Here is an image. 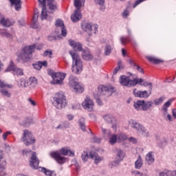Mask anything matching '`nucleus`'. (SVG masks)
I'll use <instances>...</instances> for the list:
<instances>
[{"mask_svg":"<svg viewBox=\"0 0 176 176\" xmlns=\"http://www.w3.org/2000/svg\"><path fill=\"white\" fill-rule=\"evenodd\" d=\"M69 45L73 47L74 51H69V54H70L72 58V72L73 74L79 75L83 69V63L80 56L76 52H83V47L80 43L76 42L74 40H69Z\"/></svg>","mask_w":176,"mask_h":176,"instance_id":"1","label":"nucleus"},{"mask_svg":"<svg viewBox=\"0 0 176 176\" xmlns=\"http://www.w3.org/2000/svg\"><path fill=\"white\" fill-rule=\"evenodd\" d=\"M35 49L36 50H42L43 49V45L35 43L32 45L23 47L21 50V53L17 55L18 60L23 61V63H28L32 58V53L35 52Z\"/></svg>","mask_w":176,"mask_h":176,"instance_id":"2","label":"nucleus"},{"mask_svg":"<svg viewBox=\"0 0 176 176\" xmlns=\"http://www.w3.org/2000/svg\"><path fill=\"white\" fill-rule=\"evenodd\" d=\"M50 156L52 157V159H54L58 164H64L65 163V158L61 155H63V156H70L71 157H74L75 156V152L71 151L69 148H63L58 151H52L50 153Z\"/></svg>","mask_w":176,"mask_h":176,"instance_id":"3","label":"nucleus"},{"mask_svg":"<svg viewBox=\"0 0 176 176\" xmlns=\"http://www.w3.org/2000/svg\"><path fill=\"white\" fill-rule=\"evenodd\" d=\"M53 100L54 102L52 104L56 108L58 109L65 108L67 105V98L62 92L56 94Z\"/></svg>","mask_w":176,"mask_h":176,"instance_id":"4","label":"nucleus"},{"mask_svg":"<svg viewBox=\"0 0 176 176\" xmlns=\"http://www.w3.org/2000/svg\"><path fill=\"white\" fill-rule=\"evenodd\" d=\"M69 86L73 89V91L77 94L83 93V90H85L83 86L78 83V78L74 76H70L69 78Z\"/></svg>","mask_w":176,"mask_h":176,"instance_id":"5","label":"nucleus"},{"mask_svg":"<svg viewBox=\"0 0 176 176\" xmlns=\"http://www.w3.org/2000/svg\"><path fill=\"white\" fill-rule=\"evenodd\" d=\"M121 86H125L126 87H134L138 85V79L134 78L131 80L130 77L122 75L120 77L119 80Z\"/></svg>","mask_w":176,"mask_h":176,"instance_id":"6","label":"nucleus"},{"mask_svg":"<svg viewBox=\"0 0 176 176\" xmlns=\"http://www.w3.org/2000/svg\"><path fill=\"white\" fill-rule=\"evenodd\" d=\"M116 91V88L112 86H102L100 85L98 87V96H106L109 97L112 96L113 93Z\"/></svg>","mask_w":176,"mask_h":176,"instance_id":"7","label":"nucleus"},{"mask_svg":"<svg viewBox=\"0 0 176 176\" xmlns=\"http://www.w3.org/2000/svg\"><path fill=\"white\" fill-rule=\"evenodd\" d=\"M21 138L23 144H25L26 146H30V145H32V144H35V142H36V140H35V138H34L32 133L27 129L23 130Z\"/></svg>","mask_w":176,"mask_h":176,"instance_id":"8","label":"nucleus"},{"mask_svg":"<svg viewBox=\"0 0 176 176\" xmlns=\"http://www.w3.org/2000/svg\"><path fill=\"white\" fill-rule=\"evenodd\" d=\"M50 76H52L54 80V85H63V80L65 79V74L61 72H50Z\"/></svg>","mask_w":176,"mask_h":176,"instance_id":"9","label":"nucleus"},{"mask_svg":"<svg viewBox=\"0 0 176 176\" xmlns=\"http://www.w3.org/2000/svg\"><path fill=\"white\" fill-rule=\"evenodd\" d=\"M49 0H38V5L41 6L42 10H41V20H49L50 21L53 20V18L50 17L49 15H47V12H46V3H47Z\"/></svg>","mask_w":176,"mask_h":176,"instance_id":"10","label":"nucleus"},{"mask_svg":"<svg viewBox=\"0 0 176 176\" xmlns=\"http://www.w3.org/2000/svg\"><path fill=\"white\" fill-rule=\"evenodd\" d=\"M82 29L85 32H87L89 36H91V32L96 34L97 32L98 28L96 25H93V23H86L82 25Z\"/></svg>","mask_w":176,"mask_h":176,"instance_id":"11","label":"nucleus"},{"mask_svg":"<svg viewBox=\"0 0 176 176\" xmlns=\"http://www.w3.org/2000/svg\"><path fill=\"white\" fill-rule=\"evenodd\" d=\"M10 71H12L14 75H16L17 76L23 75V69L17 68L12 60L10 61L9 66L6 69V72H10Z\"/></svg>","mask_w":176,"mask_h":176,"instance_id":"12","label":"nucleus"},{"mask_svg":"<svg viewBox=\"0 0 176 176\" xmlns=\"http://www.w3.org/2000/svg\"><path fill=\"white\" fill-rule=\"evenodd\" d=\"M5 87H8V89H12V87H13V85H8L4 81H2L0 80V92L3 96H5L6 97L9 98L10 97V93H9V91H8V90H6Z\"/></svg>","mask_w":176,"mask_h":176,"instance_id":"13","label":"nucleus"},{"mask_svg":"<svg viewBox=\"0 0 176 176\" xmlns=\"http://www.w3.org/2000/svg\"><path fill=\"white\" fill-rule=\"evenodd\" d=\"M104 122L112 125V129H116V118L112 114H105L102 116Z\"/></svg>","mask_w":176,"mask_h":176,"instance_id":"14","label":"nucleus"},{"mask_svg":"<svg viewBox=\"0 0 176 176\" xmlns=\"http://www.w3.org/2000/svg\"><path fill=\"white\" fill-rule=\"evenodd\" d=\"M133 93L135 97H138L139 98H148L152 94V91H137V89H133Z\"/></svg>","mask_w":176,"mask_h":176,"instance_id":"15","label":"nucleus"},{"mask_svg":"<svg viewBox=\"0 0 176 176\" xmlns=\"http://www.w3.org/2000/svg\"><path fill=\"white\" fill-rule=\"evenodd\" d=\"M82 105L85 109H87L89 112H91L93 108H94V102L93 100L90 99L89 97H87L85 101L82 103Z\"/></svg>","mask_w":176,"mask_h":176,"instance_id":"16","label":"nucleus"},{"mask_svg":"<svg viewBox=\"0 0 176 176\" xmlns=\"http://www.w3.org/2000/svg\"><path fill=\"white\" fill-rule=\"evenodd\" d=\"M55 25L60 30L62 36H67V30L65 29V25H64V21H61V19H58Z\"/></svg>","mask_w":176,"mask_h":176,"instance_id":"17","label":"nucleus"},{"mask_svg":"<svg viewBox=\"0 0 176 176\" xmlns=\"http://www.w3.org/2000/svg\"><path fill=\"white\" fill-rule=\"evenodd\" d=\"M81 56L85 61H91L94 58V56L89 50H83Z\"/></svg>","mask_w":176,"mask_h":176,"instance_id":"18","label":"nucleus"},{"mask_svg":"<svg viewBox=\"0 0 176 176\" xmlns=\"http://www.w3.org/2000/svg\"><path fill=\"white\" fill-rule=\"evenodd\" d=\"M82 19V12L80 10H75L71 16V20L73 23H78Z\"/></svg>","mask_w":176,"mask_h":176,"instance_id":"19","label":"nucleus"},{"mask_svg":"<svg viewBox=\"0 0 176 176\" xmlns=\"http://www.w3.org/2000/svg\"><path fill=\"white\" fill-rule=\"evenodd\" d=\"M138 85L140 86H144V87H148V91H152L153 87V84L152 82H148V81H144L142 78L138 79Z\"/></svg>","mask_w":176,"mask_h":176,"instance_id":"20","label":"nucleus"},{"mask_svg":"<svg viewBox=\"0 0 176 176\" xmlns=\"http://www.w3.org/2000/svg\"><path fill=\"white\" fill-rule=\"evenodd\" d=\"M47 7L50 10V13H54L57 10V2L54 0H48Z\"/></svg>","mask_w":176,"mask_h":176,"instance_id":"21","label":"nucleus"},{"mask_svg":"<svg viewBox=\"0 0 176 176\" xmlns=\"http://www.w3.org/2000/svg\"><path fill=\"white\" fill-rule=\"evenodd\" d=\"M131 123L132 129H134V130H135V131L138 133H141V131L144 127L142 124L134 120H131Z\"/></svg>","mask_w":176,"mask_h":176,"instance_id":"22","label":"nucleus"},{"mask_svg":"<svg viewBox=\"0 0 176 176\" xmlns=\"http://www.w3.org/2000/svg\"><path fill=\"white\" fill-rule=\"evenodd\" d=\"M89 157L94 160L95 164H98L100 162L102 161L103 158L101 156H98V154L94 151L89 153Z\"/></svg>","mask_w":176,"mask_h":176,"instance_id":"23","label":"nucleus"},{"mask_svg":"<svg viewBox=\"0 0 176 176\" xmlns=\"http://www.w3.org/2000/svg\"><path fill=\"white\" fill-rule=\"evenodd\" d=\"M9 1L11 3V6H14L15 10H16V12H19V10L21 9V3H23L21 0H9Z\"/></svg>","mask_w":176,"mask_h":176,"instance_id":"24","label":"nucleus"},{"mask_svg":"<svg viewBox=\"0 0 176 176\" xmlns=\"http://www.w3.org/2000/svg\"><path fill=\"white\" fill-rule=\"evenodd\" d=\"M0 24H1L3 27H12V25H13L10 20L5 19V18L2 17V14H0Z\"/></svg>","mask_w":176,"mask_h":176,"instance_id":"25","label":"nucleus"},{"mask_svg":"<svg viewBox=\"0 0 176 176\" xmlns=\"http://www.w3.org/2000/svg\"><path fill=\"white\" fill-rule=\"evenodd\" d=\"M144 100H137L134 102L133 107L137 111H144Z\"/></svg>","mask_w":176,"mask_h":176,"instance_id":"26","label":"nucleus"},{"mask_svg":"<svg viewBox=\"0 0 176 176\" xmlns=\"http://www.w3.org/2000/svg\"><path fill=\"white\" fill-rule=\"evenodd\" d=\"M153 152L151 151L146 155V162L148 166L155 162V157H153Z\"/></svg>","mask_w":176,"mask_h":176,"instance_id":"27","label":"nucleus"},{"mask_svg":"<svg viewBox=\"0 0 176 176\" xmlns=\"http://www.w3.org/2000/svg\"><path fill=\"white\" fill-rule=\"evenodd\" d=\"M85 6V0H74V6L76 10H80L82 6Z\"/></svg>","mask_w":176,"mask_h":176,"instance_id":"28","label":"nucleus"},{"mask_svg":"<svg viewBox=\"0 0 176 176\" xmlns=\"http://www.w3.org/2000/svg\"><path fill=\"white\" fill-rule=\"evenodd\" d=\"M173 100L174 99H170L164 104L162 107V111L164 112V115H166V113H167V111H168L167 108H168L171 105V103L173 102Z\"/></svg>","mask_w":176,"mask_h":176,"instance_id":"29","label":"nucleus"},{"mask_svg":"<svg viewBox=\"0 0 176 176\" xmlns=\"http://www.w3.org/2000/svg\"><path fill=\"white\" fill-rule=\"evenodd\" d=\"M142 158H141V155H139L138 157V160L135 162V168H137V170H140L142 167Z\"/></svg>","mask_w":176,"mask_h":176,"instance_id":"30","label":"nucleus"},{"mask_svg":"<svg viewBox=\"0 0 176 176\" xmlns=\"http://www.w3.org/2000/svg\"><path fill=\"white\" fill-rule=\"evenodd\" d=\"M147 60H148L150 61V63H153L154 64H162V63L164 62L162 59H159V58L152 57V56H148Z\"/></svg>","mask_w":176,"mask_h":176,"instance_id":"31","label":"nucleus"},{"mask_svg":"<svg viewBox=\"0 0 176 176\" xmlns=\"http://www.w3.org/2000/svg\"><path fill=\"white\" fill-rule=\"evenodd\" d=\"M33 123L34 120L32 118H26L22 121L21 124L25 126V127H28V126H30V124H32Z\"/></svg>","mask_w":176,"mask_h":176,"instance_id":"32","label":"nucleus"},{"mask_svg":"<svg viewBox=\"0 0 176 176\" xmlns=\"http://www.w3.org/2000/svg\"><path fill=\"white\" fill-rule=\"evenodd\" d=\"M94 1L97 5L100 6V10H101V12L105 11V6H104V3H105V0H94Z\"/></svg>","mask_w":176,"mask_h":176,"instance_id":"33","label":"nucleus"},{"mask_svg":"<svg viewBox=\"0 0 176 176\" xmlns=\"http://www.w3.org/2000/svg\"><path fill=\"white\" fill-rule=\"evenodd\" d=\"M6 160L2 156V151H0V168H6Z\"/></svg>","mask_w":176,"mask_h":176,"instance_id":"34","label":"nucleus"},{"mask_svg":"<svg viewBox=\"0 0 176 176\" xmlns=\"http://www.w3.org/2000/svg\"><path fill=\"white\" fill-rule=\"evenodd\" d=\"M71 127V124L68 122V121H65L62 122L61 124L58 125L56 127V129L58 130V129H69Z\"/></svg>","mask_w":176,"mask_h":176,"instance_id":"35","label":"nucleus"},{"mask_svg":"<svg viewBox=\"0 0 176 176\" xmlns=\"http://www.w3.org/2000/svg\"><path fill=\"white\" fill-rule=\"evenodd\" d=\"M152 105H153V102L152 101L145 102L144 100V103H143V111H148V109H149V108H151Z\"/></svg>","mask_w":176,"mask_h":176,"instance_id":"36","label":"nucleus"},{"mask_svg":"<svg viewBox=\"0 0 176 176\" xmlns=\"http://www.w3.org/2000/svg\"><path fill=\"white\" fill-rule=\"evenodd\" d=\"M101 131L104 138H109V137H111V130L101 128Z\"/></svg>","mask_w":176,"mask_h":176,"instance_id":"37","label":"nucleus"},{"mask_svg":"<svg viewBox=\"0 0 176 176\" xmlns=\"http://www.w3.org/2000/svg\"><path fill=\"white\" fill-rule=\"evenodd\" d=\"M116 159H118V160H123L124 159V153L122 151V149H118L117 151V155Z\"/></svg>","mask_w":176,"mask_h":176,"instance_id":"38","label":"nucleus"},{"mask_svg":"<svg viewBox=\"0 0 176 176\" xmlns=\"http://www.w3.org/2000/svg\"><path fill=\"white\" fill-rule=\"evenodd\" d=\"M140 133H142V135L145 137L146 138H148V137H151V134L149 133V131L146 129L144 126H143V129L140 131Z\"/></svg>","mask_w":176,"mask_h":176,"instance_id":"39","label":"nucleus"},{"mask_svg":"<svg viewBox=\"0 0 176 176\" xmlns=\"http://www.w3.org/2000/svg\"><path fill=\"white\" fill-rule=\"evenodd\" d=\"M112 52V47L109 44H107L104 48L105 56H109Z\"/></svg>","mask_w":176,"mask_h":176,"instance_id":"40","label":"nucleus"},{"mask_svg":"<svg viewBox=\"0 0 176 176\" xmlns=\"http://www.w3.org/2000/svg\"><path fill=\"white\" fill-rule=\"evenodd\" d=\"M79 126L82 131H86V124H85V119L83 118L79 120Z\"/></svg>","mask_w":176,"mask_h":176,"instance_id":"41","label":"nucleus"},{"mask_svg":"<svg viewBox=\"0 0 176 176\" xmlns=\"http://www.w3.org/2000/svg\"><path fill=\"white\" fill-rule=\"evenodd\" d=\"M123 69V66L122 65V60H120L118 62V67L113 71V75H116V74H118V72L120 71V69Z\"/></svg>","mask_w":176,"mask_h":176,"instance_id":"42","label":"nucleus"},{"mask_svg":"<svg viewBox=\"0 0 176 176\" xmlns=\"http://www.w3.org/2000/svg\"><path fill=\"white\" fill-rule=\"evenodd\" d=\"M166 99V97L162 96L158 99L154 100L155 105H160V104H163V101Z\"/></svg>","mask_w":176,"mask_h":176,"instance_id":"43","label":"nucleus"},{"mask_svg":"<svg viewBox=\"0 0 176 176\" xmlns=\"http://www.w3.org/2000/svg\"><path fill=\"white\" fill-rule=\"evenodd\" d=\"M116 141H118V136L116 135H112L109 138V143L111 145H114V144H116Z\"/></svg>","mask_w":176,"mask_h":176,"instance_id":"44","label":"nucleus"},{"mask_svg":"<svg viewBox=\"0 0 176 176\" xmlns=\"http://www.w3.org/2000/svg\"><path fill=\"white\" fill-rule=\"evenodd\" d=\"M173 173L168 170H164L159 173L158 176H171Z\"/></svg>","mask_w":176,"mask_h":176,"instance_id":"45","label":"nucleus"},{"mask_svg":"<svg viewBox=\"0 0 176 176\" xmlns=\"http://www.w3.org/2000/svg\"><path fill=\"white\" fill-rule=\"evenodd\" d=\"M120 161L118 158H116V160L110 163L111 167H118L119 164H120Z\"/></svg>","mask_w":176,"mask_h":176,"instance_id":"46","label":"nucleus"},{"mask_svg":"<svg viewBox=\"0 0 176 176\" xmlns=\"http://www.w3.org/2000/svg\"><path fill=\"white\" fill-rule=\"evenodd\" d=\"M147 173H148V170H145L144 173H142L138 170H134L133 172V175H135V176H148V175H146Z\"/></svg>","mask_w":176,"mask_h":176,"instance_id":"47","label":"nucleus"},{"mask_svg":"<svg viewBox=\"0 0 176 176\" xmlns=\"http://www.w3.org/2000/svg\"><path fill=\"white\" fill-rule=\"evenodd\" d=\"M18 85H19V87H23V86L24 87H27L28 86V83L25 82V80H24V79H20L18 81Z\"/></svg>","mask_w":176,"mask_h":176,"instance_id":"48","label":"nucleus"},{"mask_svg":"<svg viewBox=\"0 0 176 176\" xmlns=\"http://www.w3.org/2000/svg\"><path fill=\"white\" fill-rule=\"evenodd\" d=\"M81 157L83 162H87V159L90 157V155H89V153H87V151H84L82 153Z\"/></svg>","mask_w":176,"mask_h":176,"instance_id":"49","label":"nucleus"},{"mask_svg":"<svg viewBox=\"0 0 176 176\" xmlns=\"http://www.w3.org/2000/svg\"><path fill=\"white\" fill-rule=\"evenodd\" d=\"M43 56V57H50V58H52V56H53V52L50 50H47L44 52Z\"/></svg>","mask_w":176,"mask_h":176,"instance_id":"50","label":"nucleus"},{"mask_svg":"<svg viewBox=\"0 0 176 176\" xmlns=\"http://www.w3.org/2000/svg\"><path fill=\"white\" fill-rule=\"evenodd\" d=\"M30 85L32 86V87H35V86H36L38 83V80L35 77H33V78H30Z\"/></svg>","mask_w":176,"mask_h":176,"instance_id":"51","label":"nucleus"},{"mask_svg":"<svg viewBox=\"0 0 176 176\" xmlns=\"http://www.w3.org/2000/svg\"><path fill=\"white\" fill-rule=\"evenodd\" d=\"M120 42L122 45H126V43H128V42H130V38H129V37L122 36L120 38Z\"/></svg>","mask_w":176,"mask_h":176,"instance_id":"52","label":"nucleus"},{"mask_svg":"<svg viewBox=\"0 0 176 176\" xmlns=\"http://www.w3.org/2000/svg\"><path fill=\"white\" fill-rule=\"evenodd\" d=\"M33 67L34 69H37V71H41V69H42V67L41 66V63L39 61H37L36 62V63H34Z\"/></svg>","mask_w":176,"mask_h":176,"instance_id":"53","label":"nucleus"},{"mask_svg":"<svg viewBox=\"0 0 176 176\" xmlns=\"http://www.w3.org/2000/svg\"><path fill=\"white\" fill-rule=\"evenodd\" d=\"M118 140H120V141H126V140H127V135L124 133L120 134L118 136Z\"/></svg>","mask_w":176,"mask_h":176,"instance_id":"54","label":"nucleus"},{"mask_svg":"<svg viewBox=\"0 0 176 176\" xmlns=\"http://www.w3.org/2000/svg\"><path fill=\"white\" fill-rule=\"evenodd\" d=\"M128 140L129 141V142H132V144H137L138 142L137 138L134 137H131L128 138Z\"/></svg>","mask_w":176,"mask_h":176,"instance_id":"55","label":"nucleus"},{"mask_svg":"<svg viewBox=\"0 0 176 176\" xmlns=\"http://www.w3.org/2000/svg\"><path fill=\"white\" fill-rule=\"evenodd\" d=\"M0 35L1 36L6 37V35H8V31H6V30H3V29L0 30Z\"/></svg>","mask_w":176,"mask_h":176,"instance_id":"56","label":"nucleus"},{"mask_svg":"<svg viewBox=\"0 0 176 176\" xmlns=\"http://www.w3.org/2000/svg\"><path fill=\"white\" fill-rule=\"evenodd\" d=\"M31 152H32V151H31L30 149H28V148L23 150V154L25 155L26 156H28V155H30V153H31Z\"/></svg>","mask_w":176,"mask_h":176,"instance_id":"57","label":"nucleus"},{"mask_svg":"<svg viewBox=\"0 0 176 176\" xmlns=\"http://www.w3.org/2000/svg\"><path fill=\"white\" fill-rule=\"evenodd\" d=\"M40 65L42 68V67H47V60H43V61H39Z\"/></svg>","mask_w":176,"mask_h":176,"instance_id":"58","label":"nucleus"},{"mask_svg":"<svg viewBox=\"0 0 176 176\" xmlns=\"http://www.w3.org/2000/svg\"><path fill=\"white\" fill-rule=\"evenodd\" d=\"M18 23L19 25H21V27H23V25H25V21L23 18L19 20Z\"/></svg>","mask_w":176,"mask_h":176,"instance_id":"59","label":"nucleus"},{"mask_svg":"<svg viewBox=\"0 0 176 176\" xmlns=\"http://www.w3.org/2000/svg\"><path fill=\"white\" fill-rule=\"evenodd\" d=\"M10 134H12V132L10 131H7L6 133H4L2 135L3 137V139L5 140H6V138H8V136L10 135Z\"/></svg>","mask_w":176,"mask_h":176,"instance_id":"60","label":"nucleus"},{"mask_svg":"<svg viewBox=\"0 0 176 176\" xmlns=\"http://www.w3.org/2000/svg\"><path fill=\"white\" fill-rule=\"evenodd\" d=\"M138 72H140V74H144V69L140 67L139 65H136V67H135Z\"/></svg>","mask_w":176,"mask_h":176,"instance_id":"61","label":"nucleus"},{"mask_svg":"<svg viewBox=\"0 0 176 176\" xmlns=\"http://www.w3.org/2000/svg\"><path fill=\"white\" fill-rule=\"evenodd\" d=\"M127 16H129V10H125L122 12V17H123V19H127Z\"/></svg>","mask_w":176,"mask_h":176,"instance_id":"62","label":"nucleus"},{"mask_svg":"<svg viewBox=\"0 0 176 176\" xmlns=\"http://www.w3.org/2000/svg\"><path fill=\"white\" fill-rule=\"evenodd\" d=\"M94 142L96 144H101V138L95 136L94 137Z\"/></svg>","mask_w":176,"mask_h":176,"instance_id":"63","label":"nucleus"},{"mask_svg":"<svg viewBox=\"0 0 176 176\" xmlns=\"http://www.w3.org/2000/svg\"><path fill=\"white\" fill-rule=\"evenodd\" d=\"M39 16V15L36 13L34 14V16H33V22L34 24H35V23H36V21H38V17Z\"/></svg>","mask_w":176,"mask_h":176,"instance_id":"64","label":"nucleus"}]
</instances>
